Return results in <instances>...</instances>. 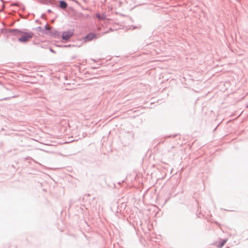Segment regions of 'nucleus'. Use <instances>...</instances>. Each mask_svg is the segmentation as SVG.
<instances>
[{"label": "nucleus", "mask_w": 248, "mask_h": 248, "mask_svg": "<svg viewBox=\"0 0 248 248\" xmlns=\"http://www.w3.org/2000/svg\"><path fill=\"white\" fill-rule=\"evenodd\" d=\"M94 38H96L95 34L90 33L84 37V41L85 42H88L91 41Z\"/></svg>", "instance_id": "obj_3"}, {"label": "nucleus", "mask_w": 248, "mask_h": 248, "mask_svg": "<svg viewBox=\"0 0 248 248\" xmlns=\"http://www.w3.org/2000/svg\"><path fill=\"white\" fill-rule=\"evenodd\" d=\"M73 35V31H69L63 32L62 34V38L64 40H68Z\"/></svg>", "instance_id": "obj_2"}, {"label": "nucleus", "mask_w": 248, "mask_h": 248, "mask_svg": "<svg viewBox=\"0 0 248 248\" xmlns=\"http://www.w3.org/2000/svg\"><path fill=\"white\" fill-rule=\"evenodd\" d=\"M67 3L64 2V1H60V7L62 8H65L66 7H67Z\"/></svg>", "instance_id": "obj_4"}, {"label": "nucleus", "mask_w": 248, "mask_h": 248, "mask_svg": "<svg viewBox=\"0 0 248 248\" xmlns=\"http://www.w3.org/2000/svg\"><path fill=\"white\" fill-rule=\"evenodd\" d=\"M33 35V34L32 32L25 33L18 39V40L22 42H27L32 37Z\"/></svg>", "instance_id": "obj_1"}, {"label": "nucleus", "mask_w": 248, "mask_h": 248, "mask_svg": "<svg viewBox=\"0 0 248 248\" xmlns=\"http://www.w3.org/2000/svg\"><path fill=\"white\" fill-rule=\"evenodd\" d=\"M96 16L99 18V19H102V18L99 15H96Z\"/></svg>", "instance_id": "obj_5"}, {"label": "nucleus", "mask_w": 248, "mask_h": 248, "mask_svg": "<svg viewBox=\"0 0 248 248\" xmlns=\"http://www.w3.org/2000/svg\"><path fill=\"white\" fill-rule=\"evenodd\" d=\"M225 243H226V241H224L222 242V244H221V246H223L224 245V244H225Z\"/></svg>", "instance_id": "obj_6"}]
</instances>
